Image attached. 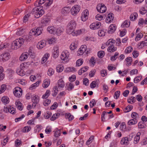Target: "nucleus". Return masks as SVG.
Wrapping results in <instances>:
<instances>
[{"label": "nucleus", "instance_id": "nucleus-32", "mask_svg": "<svg viewBox=\"0 0 147 147\" xmlns=\"http://www.w3.org/2000/svg\"><path fill=\"white\" fill-rule=\"evenodd\" d=\"M31 129V127L29 126L25 127L22 129V131L24 132H28Z\"/></svg>", "mask_w": 147, "mask_h": 147}, {"label": "nucleus", "instance_id": "nucleus-1", "mask_svg": "<svg viewBox=\"0 0 147 147\" xmlns=\"http://www.w3.org/2000/svg\"><path fill=\"white\" fill-rule=\"evenodd\" d=\"M76 26V24L74 20L70 21L67 28V32L69 34H72L73 36H75L76 32L74 29Z\"/></svg>", "mask_w": 147, "mask_h": 147}, {"label": "nucleus", "instance_id": "nucleus-18", "mask_svg": "<svg viewBox=\"0 0 147 147\" xmlns=\"http://www.w3.org/2000/svg\"><path fill=\"white\" fill-rule=\"evenodd\" d=\"M18 40V39H16V40L12 42L10 48H11V49H17L18 43L17 40Z\"/></svg>", "mask_w": 147, "mask_h": 147}, {"label": "nucleus", "instance_id": "nucleus-4", "mask_svg": "<svg viewBox=\"0 0 147 147\" xmlns=\"http://www.w3.org/2000/svg\"><path fill=\"white\" fill-rule=\"evenodd\" d=\"M87 46L86 45H82L79 49V51H78L77 54L78 55H82L85 52L86 53H88L89 52L88 51H86Z\"/></svg>", "mask_w": 147, "mask_h": 147}, {"label": "nucleus", "instance_id": "nucleus-8", "mask_svg": "<svg viewBox=\"0 0 147 147\" xmlns=\"http://www.w3.org/2000/svg\"><path fill=\"white\" fill-rule=\"evenodd\" d=\"M4 111L8 112L12 114H13L16 112L15 109L11 106H8L4 109Z\"/></svg>", "mask_w": 147, "mask_h": 147}, {"label": "nucleus", "instance_id": "nucleus-59", "mask_svg": "<svg viewBox=\"0 0 147 147\" xmlns=\"http://www.w3.org/2000/svg\"><path fill=\"white\" fill-rule=\"evenodd\" d=\"M51 100L49 99L45 100L43 102V105L45 106H47L51 103Z\"/></svg>", "mask_w": 147, "mask_h": 147}, {"label": "nucleus", "instance_id": "nucleus-40", "mask_svg": "<svg viewBox=\"0 0 147 147\" xmlns=\"http://www.w3.org/2000/svg\"><path fill=\"white\" fill-rule=\"evenodd\" d=\"M50 90H47L45 94L42 96V98L46 99L47 98H48L50 94Z\"/></svg>", "mask_w": 147, "mask_h": 147}, {"label": "nucleus", "instance_id": "nucleus-2", "mask_svg": "<svg viewBox=\"0 0 147 147\" xmlns=\"http://www.w3.org/2000/svg\"><path fill=\"white\" fill-rule=\"evenodd\" d=\"M80 6L78 5H75L70 9L71 14L73 15H76L80 10Z\"/></svg>", "mask_w": 147, "mask_h": 147}, {"label": "nucleus", "instance_id": "nucleus-38", "mask_svg": "<svg viewBox=\"0 0 147 147\" xmlns=\"http://www.w3.org/2000/svg\"><path fill=\"white\" fill-rule=\"evenodd\" d=\"M50 21L49 18H47L43 19L42 20V23L43 24H46L48 23Z\"/></svg>", "mask_w": 147, "mask_h": 147}, {"label": "nucleus", "instance_id": "nucleus-58", "mask_svg": "<svg viewBox=\"0 0 147 147\" xmlns=\"http://www.w3.org/2000/svg\"><path fill=\"white\" fill-rule=\"evenodd\" d=\"M24 41L25 39L23 38H19V44L20 45V47H19V48L23 44L24 42Z\"/></svg>", "mask_w": 147, "mask_h": 147}, {"label": "nucleus", "instance_id": "nucleus-27", "mask_svg": "<svg viewBox=\"0 0 147 147\" xmlns=\"http://www.w3.org/2000/svg\"><path fill=\"white\" fill-rule=\"evenodd\" d=\"M9 98L6 96H4L2 98V101L5 104H7L9 102Z\"/></svg>", "mask_w": 147, "mask_h": 147}, {"label": "nucleus", "instance_id": "nucleus-50", "mask_svg": "<svg viewBox=\"0 0 147 147\" xmlns=\"http://www.w3.org/2000/svg\"><path fill=\"white\" fill-rule=\"evenodd\" d=\"M64 67L63 66H58L57 67V71L58 72H60L63 71Z\"/></svg>", "mask_w": 147, "mask_h": 147}, {"label": "nucleus", "instance_id": "nucleus-33", "mask_svg": "<svg viewBox=\"0 0 147 147\" xmlns=\"http://www.w3.org/2000/svg\"><path fill=\"white\" fill-rule=\"evenodd\" d=\"M3 67H0V80H3L4 78V75L3 73Z\"/></svg>", "mask_w": 147, "mask_h": 147}, {"label": "nucleus", "instance_id": "nucleus-29", "mask_svg": "<svg viewBox=\"0 0 147 147\" xmlns=\"http://www.w3.org/2000/svg\"><path fill=\"white\" fill-rule=\"evenodd\" d=\"M65 117L67 119H68L69 121L72 120L74 118V116L72 115L71 114L69 113H67L66 114Z\"/></svg>", "mask_w": 147, "mask_h": 147}, {"label": "nucleus", "instance_id": "nucleus-49", "mask_svg": "<svg viewBox=\"0 0 147 147\" xmlns=\"http://www.w3.org/2000/svg\"><path fill=\"white\" fill-rule=\"evenodd\" d=\"M133 50V48L131 47H129L127 48L125 50V53H128L131 52Z\"/></svg>", "mask_w": 147, "mask_h": 147}, {"label": "nucleus", "instance_id": "nucleus-42", "mask_svg": "<svg viewBox=\"0 0 147 147\" xmlns=\"http://www.w3.org/2000/svg\"><path fill=\"white\" fill-rule=\"evenodd\" d=\"M105 55V52L103 51H98V56L99 57L102 58Z\"/></svg>", "mask_w": 147, "mask_h": 147}, {"label": "nucleus", "instance_id": "nucleus-30", "mask_svg": "<svg viewBox=\"0 0 147 147\" xmlns=\"http://www.w3.org/2000/svg\"><path fill=\"white\" fill-rule=\"evenodd\" d=\"M50 84V81L49 80H45L42 86L44 88H47Z\"/></svg>", "mask_w": 147, "mask_h": 147}, {"label": "nucleus", "instance_id": "nucleus-26", "mask_svg": "<svg viewBox=\"0 0 147 147\" xmlns=\"http://www.w3.org/2000/svg\"><path fill=\"white\" fill-rule=\"evenodd\" d=\"M59 55V51L58 49L56 48L54 49V52L53 53V56L54 58L57 57Z\"/></svg>", "mask_w": 147, "mask_h": 147}, {"label": "nucleus", "instance_id": "nucleus-52", "mask_svg": "<svg viewBox=\"0 0 147 147\" xmlns=\"http://www.w3.org/2000/svg\"><path fill=\"white\" fill-rule=\"evenodd\" d=\"M106 112L105 111H104L101 115V121H105V115H106Z\"/></svg>", "mask_w": 147, "mask_h": 147}, {"label": "nucleus", "instance_id": "nucleus-64", "mask_svg": "<svg viewBox=\"0 0 147 147\" xmlns=\"http://www.w3.org/2000/svg\"><path fill=\"white\" fill-rule=\"evenodd\" d=\"M132 54L133 57H134V58L137 57L139 55L138 52L136 51H133Z\"/></svg>", "mask_w": 147, "mask_h": 147}, {"label": "nucleus", "instance_id": "nucleus-13", "mask_svg": "<svg viewBox=\"0 0 147 147\" xmlns=\"http://www.w3.org/2000/svg\"><path fill=\"white\" fill-rule=\"evenodd\" d=\"M28 53L24 52L21 54L19 58V59L21 61H25L28 58Z\"/></svg>", "mask_w": 147, "mask_h": 147}, {"label": "nucleus", "instance_id": "nucleus-51", "mask_svg": "<svg viewBox=\"0 0 147 147\" xmlns=\"http://www.w3.org/2000/svg\"><path fill=\"white\" fill-rule=\"evenodd\" d=\"M147 45V40H146L144 41H142L141 42L140 44L139 45L138 47L141 46L143 47Z\"/></svg>", "mask_w": 147, "mask_h": 147}, {"label": "nucleus", "instance_id": "nucleus-6", "mask_svg": "<svg viewBox=\"0 0 147 147\" xmlns=\"http://www.w3.org/2000/svg\"><path fill=\"white\" fill-rule=\"evenodd\" d=\"M89 12L88 10L86 9L82 13V16H81V20L83 21H85L88 18Z\"/></svg>", "mask_w": 147, "mask_h": 147}, {"label": "nucleus", "instance_id": "nucleus-24", "mask_svg": "<svg viewBox=\"0 0 147 147\" xmlns=\"http://www.w3.org/2000/svg\"><path fill=\"white\" fill-rule=\"evenodd\" d=\"M63 31V28L61 27H59L57 28L56 30H55V33L57 35H59L62 33Z\"/></svg>", "mask_w": 147, "mask_h": 147}, {"label": "nucleus", "instance_id": "nucleus-22", "mask_svg": "<svg viewBox=\"0 0 147 147\" xmlns=\"http://www.w3.org/2000/svg\"><path fill=\"white\" fill-rule=\"evenodd\" d=\"M49 56V54L48 53H46L45 54L42 59L41 61V63L42 64L45 62L47 60Z\"/></svg>", "mask_w": 147, "mask_h": 147}, {"label": "nucleus", "instance_id": "nucleus-44", "mask_svg": "<svg viewBox=\"0 0 147 147\" xmlns=\"http://www.w3.org/2000/svg\"><path fill=\"white\" fill-rule=\"evenodd\" d=\"M30 14H27L25 15L23 19V21L24 22H26L28 20V18L30 16Z\"/></svg>", "mask_w": 147, "mask_h": 147}, {"label": "nucleus", "instance_id": "nucleus-10", "mask_svg": "<svg viewBox=\"0 0 147 147\" xmlns=\"http://www.w3.org/2000/svg\"><path fill=\"white\" fill-rule=\"evenodd\" d=\"M70 11V7H64L62 9L61 12L63 15L65 16L67 15L69 13Z\"/></svg>", "mask_w": 147, "mask_h": 147}, {"label": "nucleus", "instance_id": "nucleus-39", "mask_svg": "<svg viewBox=\"0 0 147 147\" xmlns=\"http://www.w3.org/2000/svg\"><path fill=\"white\" fill-rule=\"evenodd\" d=\"M6 88V86L5 84H3L1 86V89L0 90V94L4 92Z\"/></svg>", "mask_w": 147, "mask_h": 147}, {"label": "nucleus", "instance_id": "nucleus-14", "mask_svg": "<svg viewBox=\"0 0 147 147\" xmlns=\"http://www.w3.org/2000/svg\"><path fill=\"white\" fill-rule=\"evenodd\" d=\"M5 48L7 50L11 51L10 46L9 43H4L0 45V50Z\"/></svg>", "mask_w": 147, "mask_h": 147}, {"label": "nucleus", "instance_id": "nucleus-46", "mask_svg": "<svg viewBox=\"0 0 147 147\" xmlns=\"http://www.w3.org/2000/svg\"><path fill=\"white\" fill-rule=\"evenodd\" d=\"M83 63L82 59H80L78 60L76 62V65L79 66L81 65Z\"/></svg>", "mask_w": 147, "mask_h": 147}, {"label": "nucleus", "instance_id": "nucleus-36", "mask_svg": "<svg viewBox=\"0 0 147 147\" xmlns=\"http://www.w3.org/2000/svg\"><path fill=\"white\" fill-rule=\"evenodd\" d=\"M40 81H38L36 83L34 84L31 86V87L29 88L31 90H32L34 89L36 87L38 86V84L39 83Z\"/></svg>", "mask_w": 147, "mask_h": 147}, {"label": "nucleus", "instance_id": "nucleus-56", "mask_svg": "<svg viewBox=\"0 0 147 147\" xmlns=\"http://www.w3.org/2000/svg\"><path fill=\"white\" fill-rule=\"evenodd\" d=\"M54 72L53 70L52 69L50 68L48 71L47 74L49 76H51L53 74Z\"/></svg>", "mask_w": 147, "mask_h": 147}, {"label": "nucleus", "instance_id": "nucleus-37", "mask_svg": "<svg viewBox=\"0 0 147 147\" xmlns=\"http://www.w3.org/2000/svg\"><path fill=\"white\" fill-rule=\"evenodd\" d=\"M137 123V121L136 119H132L128 121L127 123L128 125H132L136 124Z\"/></svg>", "mask_w": 147, "mask_h": 147}, {"label": "nucleus", "instance_id": "nucleus-9", "mask_svg": "<svg viewBox=\"0 0 147 147\" xmlns=\"http://www.w3.org/2000/svg\"><path fill=\"white\" fill-rule=\"evenodd\" d=\"M0 57L2 58V60L6 61L8 60L10 58V54L8 53H5L1 54L0 55Z\"/></svg>", "mask_w": 147, "mask_h": 147}, {"label": "nucleus", "instance_id": "nucleus-16", "mask_svg": "<svg viewBox=\"0 0 147 147\" xmlns=\"http://www.w3.org/2000/svg\"><path fill=\"white\" fill-rule=\"evenodd\" d=\"M44 13L45 11L44 10L42 9L39 10V8L36 14L34 15L35 17L36 18H38L44 14Z\"/></svg>", "mask_w": 147, "mask_h": 147}, {"label": "nucleus", "instance_id": "nucleus-12", "mask_svg": "<svg viewBox=\"0 0 147 147\" xmlns=\"http://www.w3.org/2000/svg\"><path fill=\"white\" fill-rule=\"evenodd\" d=\"M114 15L112 13H109L108 15L106 18V22L107 23H110L113 20Z\"/></svg>", "mask_w": 147, "mask_h": 147}, {"label": "nucleus", "instance_id": "nucleus-3", "mask_svg": "<svg viewBox=\"0 0 147 147\" xmlns=\"http://www.w3.org/2000/svg\"><path fill=\"white\" fill-rule=\"evenodd\" d=\"M96 9L97 11L101 13H104L107 10L106 7L103 4H98Z\"/></svg>", "mask_w": 147, "mask_h": 147}, {"label": "nucleus", "instance_id": "nucleus-34", "mask_svg": "<svg viewBox=\"0 0 147 147\" xmlns=\"http://www.w3.org/2000/svg\"><path fill=\"white\" fill-rule=\"evenodd\" d=\"M59 115L60 114L59 113L55 114L51 118L50 120L51 121H54L58 118L59 117Z\"/></svg>", "mask_w": 147, "mask_h": 147}, {"label": "nucleus", "instance_id": "nucleus-19", "mask_svg": "<svg viewBox=\"0 0 147 147\" xmlns=\"http://www.w3.org/2000/svg\"><path fill=\"white\" fill-rule=\"evenodd\" d=\"M117 48L114 47L113 44H111L108 48L107 50L109 52H112L116 51Z\"/></svg>", "mask_w": 147, "mask_h": 147}, {"label": "nucleus", "instance_id": "nucleus-41", "mask_svg": "<svg viewBox=\"0 0 147 147\" xmlns=\"http://www.w3.org/2000/svg\"><path fill=\"white\" fill-rule=\"evenodd\" d=\"M47 1L48 2H46L45 4V6L46 7L45 9H47L52 4L53 0H48Z\"/></svg>", "mask_w": 147, "mask_h": 147}, {"label": "nucleus", "instance_id": "nucleus-17", "mask_svg": "<svg viewBox=\"0 0 147 147\" xmlns=\"http://www.w3.org/2000/svg\"><path fill=\"white\" fill-rule=\"evenodd\" d=\"M45 45V41L43 40L40 42H38L37 45V47L38 49H40L42 48Z\"/></svg>", "mask_w": 147, "mask_h": 147}, {"label": "nucleus", "instance_id": "nucleus-53", "mask_svg": "<svg viewBox=\"0 0 147 147\" xmlns=\"http://www.w3.org/2000/svg\"><path fill=\"white\" fill-rule=\"evenodd\" d=\"M38 8L36 7L34 8L32 10L31 13L33 14H34V15L36 14L37 12L38 11Z\"/></svg>", "mask_w": 147, "mask_h": 147}, {"label": "nucleus", "instance_id": "nucleus-60", "mask_svg": "<svg viewBox=\"0 0 147 147\" xmlns=\"http://www.w3.org/2000/svg\"><path fill=\"white\" fill-rule=\"evenodd\" d=\"M131 116L133 118L136 119L138 117V115L136 112H134L132 113Z\"/></svg>", "mask_w": 147, "mask_h": 147}, {"label": "nucleus", "instance_id": "nucleus-62", "mask_svg": "<svg viewBox=\"0 0 147 147\" xmlns=\"http://www.w3.org/2000/svg\"><path fill=\"white\" fill-rule=\"evenodd\" d=\"M18 87H16L14 88V90L13 91V94L15 96L17 97L18 94Z\"/></svg>", "mask_w": 147, "mask_h": 147}, {"label": "nucleus", "instance_id": "nucleus-15", "mask_svg": "<svg viewBox=\"0 0 147 147\" xmlns=\"http://www.w3.org/2000/svg\"><path fill=\"white\" fill-rule=\"evenodd\" d=\"M69 54L67 52H63L60 57L61 59L63 60L67 59L69 56Z\"/></svg>", "mask_w": 147, "mask_h": 147}, {"label": "nucleus", "instance_id": "nucleus-28", "mask_svg": "<svg viewBox=\"0 0 147 147\" xmlns=\"http://www.w3.org/2000/svg\"><path fill=\"white\" fill-rule=\"evenodd\" d=\"M58 87L61 88H63L65 86V83L64 81L61 79L59 80L58 81Z\"/></svg>", "mask_w": 147, "mask_h": 147}, {"label": "nucleus", "instance_id": "nucleus-45", "mask_svg": "<svg viewBox=\"0 0 147 147\" xmlns=\"http://www.w3.org/2000/svg\"><path fill=\"white\" fill-rule=\"evenodd\" d=\"M126 128V125L124 122L122 123L120 125V129L121 130L124 131Z\"/></svg>", "mask_w": 147, "mask_h": 147}, {"label": "nucleus", "instance_id": "nucleus-25", "mask_svg": "<svg viewBox=\"0 0 147 147\" xmlns=\"http://www.w3.org/2000/svg\"><path fill=\"white\" fill-rule=\"evenodd\" d=\"M42 28L41 27H39L36 29V36H37L40 34L42 33Z\"/></svg>", "mask_w": 147, "mask_h": 147}, {"label": "nucleus", "instance_id": "nucleus-48", "mask_svg": "<svg viewBox=\"0 0 147 147\" xmlns=\"http://www.w3.org/2000/svg\"><path fill=\"white\" fill-rule=\"evenodd\" d=\"M133 108V106L132 105L127 106L125 109V112H128L131 111Z\"/></svg>", "mask_w": 147, "mask_h": 147}, {"label": "nucleus", "instance_id": "nucleus-31", "mask_svg": "<svg viewBox=\"0 0 147 147\" xmlns=\"http://www.w3.org/2000/svg\"><path fill=\"white\" fill-rule=\"evenodd\" d=\"M138 14L136 13H134L131 14L130 16V19L131 20H133L135 19L138 17Z\"/></svg>", "mask_w": 147, "mask_h": 147}, {"label": "nucleus", "instance_id": "nucleus-21", "mask_svg": "<svg viewBox=\"0 0 147 147\" xmlns=\"http://www.w3.org/2000/svg\"><path fill=\"white\" fill-rule=\"evenodd\" d=\"M129 138L127 137H125L123 138L121 141V143L122 144L123 142V144L125 145H127L129 143Z\"/></svg>", "mask_w": 147, "mask_h": 147}, {"label": "nucleus", "instance_id": "nucleus-5", "mask_svg": "<svg viewBox=\"0 0 147 147\" xmlns=\"http://www.w3.org/2000/svg\"><path fill=\"white\" fill-rule=\"evenodd\" d=\"M32 102H33L32 106L36 107V104H38L39 100V97L36 95L34 94L32 95Z\"/></svg>", "mask_w": 147, "mask_h": 147}, {"label": "nucleus", "instance_id": "nucleus-11", "mask_svg": "<svg viewBox=\"0 0 147 147\" xmlns=\"http://www.w3.org/2000/svg\"><path fill=\"white\" fill-rule=\"evenodd\" d=\"M116 29V26L114 24H111L109 27L108 30L109 34H112L114 32Z\"/></svg>", "mask_w": 147, "mask_h": 147}, {"label": "nucleus", "instance_id": "nucleus-7", "mask_svg": "<svg viewBox=\"0 0 147 147\" xmlns=\"http://www.w3.org/2000/svg\"><path fill=\"white\" fill-rule=\"evenodd\" d=\"M100 26L101 23L100 22L93 23L90 25V27L91 29L96 30L99 28Z\"/></svg>", "mask_w": 147, "mask_h": 147}, {"label": "nucleus", "instance_id": "nucleus-57", "mask_svg": "<svg viewBox=\"0 0 147 147\" xmlns=\"http://www.w3.org/2000/svg\"><path fill=\"white\" fill-rule=\"evenodd\" d=\"M130 24V22L129 21L126 20L123 23V26L126 27H128L129 26Z\"/></svg>", "mask_w": 147, "mask_h": 147}, {"label": "nucleus", "instance_id": "nucleus-54", "mask_svg": "<svg viewBox=\"0 0 147 147\" xmlns=\"http://www.w3.org/2000/svg\"><path fill=\"white\" fill-rule=\"evenodd\" d=\"M119 55V53L118 52H116L113 56L111 57V60L112 61H114L117 58L116 57Z\"/></svg>", "mask_w": 147, "mask_h": 147}, {"label": "nucleus", "instance_id": "nucleus-55", "mask_svg": "<svg viewBox=\"0 0 147 147\" xmlns=\"http://www.w3.org/2000/svg\"><path fill=\"white\" fill-rule=\"evenodd\" d=\"M147 12L146 10L145 9L144 7H142L139 11V12L142 15L145 14Z\"/></svg>", "mask_w": 147, "mask_h": 147}, {"label": "nucleus", "instance_id": "nucleus-35", "mask_svg": "<svg viewBox=\"0 0 147 147\" xmlns=\"http://www.w3.org/2000/svg\"><path fill=\"white\" fill-rule=\"evenodd\" d=\"M125 61L127 62V65L128 66L130 65L131 64V63L132 62V60L131 58L130 57H128L125 59Z\"/></svg>", "mask_w": 147, "mask_h": 147}, {"label": "nucleus", "instance_id": "nucleus-20", "mask_svg": "<svg viewBox=\"0 0 147 147\" xmlns=\"http://www.w3.org/2000/svg\"><path fill=\"white\" fill-rule=\"evenodd\" d=\"M47 30L50 33L55 34V29L53 26L49 27L47 28Z\"/></svg>", "mask_w": 147, "mask_h": 147}, {"label": "nucleus", "instance_id": "nucleus-63", "mask_svg": "<svg viewBox=\"0 0 147 147\" xmlns=\"http://www.w3.org/2000/svg\"><path fill=\"white\" fill-rule=\"evenodd\" d=\"M96 82L95 81H93L90 84V87L92 88H94L96 86Z\"/></svg>", "mask_w": 147, "mask_h": 147}, {"label": "nucleus", "instance_id": "nucleus-23", "mask_svg": "<svg viewBox=\"0 0 147 147\" xmlns=\"http://www.w3.org/2000/svg\"><path fill=\"white\" fill-rule=\"evenodd\" d=\"M140 133L138 132L134 138V143L137 144L138 143L140 140Z\"/></svg>", "mask_w": 147, "mask_h": 147}, {"label": "nucleus", "instance_id": "nucleus-61", "mask_svg": "<svg viewBox=\"0 0 147 147\" xmlns=\"http://www.w3.org/2000/svg\"><path fill=\"white\" fill-rule=\"evenodd\" d=\"M94 138V136H91L90 137L88 140L86 142V145L89 144L92 141V140H93Z\"/></svg>", "mask_w": 147, "mask_h": 147}, {"label": "nucleus", "instance_id": "nucleus-43", "mask_svg": "<svg viewBox=\"0 0 147 147\" xmlns=\"http://www.w3.org/2000/svg\"><path fill=\"white\" fill-rule=\"evenodd\" d=\"M77 47L76 44H75V43H72L70 46V49L71 50H73L76 49Z\"/></svg>", "mask_w": 147, "mask_h": 147}, {"label": "nucleus", "instance_id": "nucleus-47", "mask_svg": "<svg viewBox=\"0 0 147 147\" xmlns=\"http://www.w3.org/2000/svg\"><path fill=\"white\" fill-rule=\"evenodd\" d=\"M142 77L141 76H139L135 77L134 79V82L137 83L141 80Z\"/></svg>", "mask_w": 147, "mask_h": 147}]
</instances>
